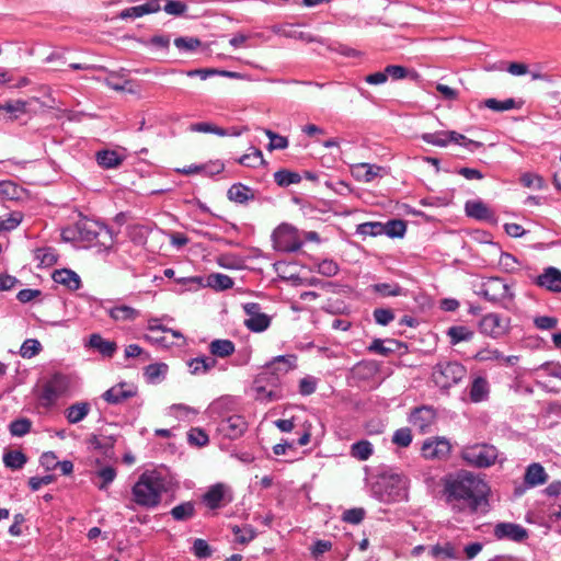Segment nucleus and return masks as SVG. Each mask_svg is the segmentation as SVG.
<instances>
[{
	"mask_svg": "<svg viewBox=\"0 0 561 561\" xmlns=\"http://www.w3.org/2000/svg\"><path fill=\"white\" fill-rule=\"evenodd\" d=\"M31 427L32 422L26 417H22L11 422L9 431L12 436L22 437L31 431Z\"/></svg>",
	"mask_w": 561,
	"mask_h": 561,
	"instance_id": "obj_49",
	"label": "nucleus"
},
{
	"mask_svg": "<svg viewBox=\"0 0 561 561\" xmlns=\"http://www.w3.org/2000/svg\"><path fill=\"white\" fill-rule=\"evenodd\" d=\"M274 180L279 186H288L300 181L299 174L287 170L275 172Z\"/></svg>",
	"mask_w": 561,
	"mask_h": 561,
	"instance_id": "obj_53",
	"label": "nucleus"
},
{
	"mask_svg": "<svg viewBox=\"0 0 561 561\" xmlns=\"http://www.w3.org/2000/svg\"><path fill=\"white\" fill-rule=\"evenodd\" d=\"M225 486L224 484L213 485L204 495V502L210 508H216L224 499Z\"/></svg>",
	"mask_w": 561,
	"mask_h": 561,
	"instance_id": "obj_42",
	"label": "nucleus"
},
{
	"mask_svg": "<svg viewBox=\"0 0 561 561\" xmlns=\"http://www.w3.org/2000/svg\"><path fill=\"white\" fill-rule=\"evenodd\" d=\"M272 31L275 34L287 37V38H295V39L304 41L307 43L320 42L319 39H317L316 37H313L312 35H310L308 33L295 30L289 24L274 25L272 27Z\"/></svg>",
	"mask_w": 561,
	"mask_h": 561,
	"instance_id": "obj_27",
	"label": "nucleus"
},
{
	"mask_svg": "<svg viewBox=\"0 0 561 561\" xmlns=\"http://www.w3.org/2000/svg\"><path fill=\"white\" fill-rule=\"evenodd\" d=\"M167 491L163 476L156 470L142 472L131 488V501L141 507H157Z\"/></svg>",
	"mask_w": 561,
	"mask_h": 561,
	"instance_id": "obj_2",
	"label": "nucleus"
},
{
	"mask_svg": "<svg viewBox=\"0 0 561 561\" xmlns=\"http://www.w3.org/2000/svg\"><path fill=\"white\" fill-rule=\"evenodd\" d=\"M243 310L248 318L244 325L252 332H263L271 324V318L261 311V307L256 302H248L243 305Z\"/></svg>",
	"mask_w": 561,
	"mask_h": 561,
	"instance_id": "obj_14",
	"label": "nucleus"
},
{
	"mask_svg": "<svg viewBox=\"0 0 561 561\" xmlns=\"http://www.w3.org/2000/svg\"><path fill=\"white\" fill-rule=\"evenodd\" d=\"M392 442L400 447H408L412 442L411 431L409 428H399L394 432Z\"/></svg>",
	"mask_w": 561,
	"mask_h": 561,
	"instance_id": "obj_63",
	"label": "nucleus"
},
{
	"mask_svg": "<svg viewBox=\"0 0 561 561\" xmlns=\"http://www.w3.org/2000/svg\"><path fill=\"white\" fill-rule=\"evenodd\" d=\"M490 385L486 378L476 377L470 386L469 397L474 403L482 402L489 398Z\"/></svg>",
	"mask_w": 561,
	"mask_h": 561,
	"instance_id": "obj_26",
	"label": "nucleus"
},
{
	"mask_svg": "<svg viewBox=\"0 0 561 561\" xmlns=\"http://www.w3.org/2000/svg\"><path fill=\"white\" fill-rule=\"evenodd\" d=\"M274 249L282 252H295L302 245L298 230L289 225H279L272 234Z\"/></svg>",
	"mask_w": 561,
	"mask_h": 561,
	"instance_id": "obj_10",
	"label": "nucleus"
},
{
	"mask_svg": "<svg viewBox=\"0 0 561 561\" xmlns=\"http://www.w3.org/2000/svg\"><path fill=\"white\" fill-rule=\"evenodd\" d=\"M216 364L217 360L208 356L192 358L187 362V366L192 375H205L210 371Z\"/></svg>",
	"mask_w": 561,
	"mask_h": 561,
	"instance_id": "obj_32",
	"label": "nucleus"
},
{
	"mask_svg": "<svg viewBox=\"0 0 561 561\" xmlns=\"http://www.w3.org/2000/svg\"><path fill=\"white\" fill-rule=\"evenodd\" d=\"M536 285L549 291L561 293V271L557 267H547L537 276Z\"/></svg>",
	"mask_w": 561,
	"mask_h": 561,
	"instance_id": "obj_20",
	"label": "nucleus"
},
{
	"mask_svg": "<svg viewBox=\"0 0 561 561\" xmlns=\"http://www.w3.org/2000/svg\"><path fill=\"white\" fill-rule=\"evenodd\" d=\"M422 140L426 144L436 146V147H447L449 144L455 142L469 151H474L478 148H481L482 142L468 139L463 135L453 131V130H439L435 133H425L421 136Z\"/></svg>",
	"mask_w": 561,
	"mask_h": 561,
	"instance_id": "obj_9",
	"label": "nucleus"
},
{
	"mask_svg": "<svg viewBox=\"0 0 561 561\" xmlns=\"http://www.w3.org/2000/svg\"><path fill=\"white\" fill-rule=\"evenodd\" d=\"M141 43L147 47L167 50L170 46L171 38L169 35H154L146 41H141Z\"/></svg>",
	"mask_w": 561,
	"mask_h": 561,
	"instance_id": "obj_57",
	"label": "nucleus"
},
{
	"mask_svg": "<svg viewBox=\"0 0 561 561\" xmlns=\"http://www.w3.org/2000/svg\"><path fill=\"white\" fill-rule=\"evenodd\" d=\"M317 386V378L312 376H306L299 381V393L302 396H310L316 391Z\"/></svg>",
	"mask_w": 561,
	"mask_h": 561,
	"instance_id": "obj_62",
	"label": "nucleus"
},
{
	"mask_svg": "<svg viewBox=\"0 0 561 561\" xmlns=\"http://www.w3.org/2000/svg\"><path fill=\"white\" fill-rule=\"evenodd\" d=\"M163 10L170 15L179 16L186 12L187 5L180 0H168L163 7Z\"/></svg>",
	"mask_w": 561,
	"mask_h": 561,
	"instance_id": "obj_59",
	"label": "nucleus"
},
{
	"mask_svg": "<svg viewBox=\"0 0 561 561\" xmlns=\"http://www.w3.org/2000/svg\"><path fill=\"white\" fill-rule=\"evenodd\" d=\"M123 160L124 158L114 150H103L96 154L98 163L106 169L117 168L122 164Z\"/></svg>",
	"mask_w": 561,
	"mask_h": 561,
	"instance_id": "obj_36",
	"label": "nucleus"
},
{
	"mask_svg": "<svg viewBox=\"0 0 561 561\" xmlns=\"http://www.w3.org/2000/svg\"><path fill=\"white\" fill-rule=\"evenodd\" d=\"M76 229L81 241L100 249L110 250L114 244L112 230L101 222L83 219L77 222Z\"/></svg>",
	"mask_w": 561,
	"mask_h": 561,
	"instance_id": "obj_4",
	"label": "nucleus"
},
{
	"mask_svg": "<svg viewBox=\"0 0 561 561\" xmlns=\"http://www.w3.org/2000/svg\"><path fill=\"white\" fill-rule=\"evenodd\" d=\"M170 513L175 520H186L194 516L195 507L192 502H184L174 506Z\"/></svg>",
	"mask_w": 561,
	"mask_h": 561,
	"instance_id": "obj_44",
	"label": "nucleus"
},
{
	"mask_svg": "<svg viewBox=\"0 0 561 561\" xmlns=\"http://www.w3.org/2000/svg\"><path fill=\"white\" fill-rule=\"evenodd\" d=\"M88 345L96 350L105 357H112L116 352L117 345L113 341L104 340L100 334L94 333L90 335Z\"/></svg>",
	"mask_w": 561,
	"mask_h": 561,
	"instance_id": "obj_28",
	"label": "nucleus"
},
{
	"mask_svg": "<svg viewBox=\"0 0 561 561\" xmlns=\"http://www.w3.org/2000/svg\"><path fill=\"white\" fill-rule=\"evenodd\" d=\"M169 413L182 421H192L198 414V411L185 404H173L169 408Z\"/></svg>",
	"mask_w": 561,
	"mask_h": 561,
	"instance_id": "obj_40",
	"label": "nucleus"
},
{
	"mask_svg": "<svg viewBox=\"0 0 561 561\" xmlns=\"http://www.w3.org/2000/svg\"><path fill=\"white\" fill-rule=\"evenodd\" d=\"M385 230L383 233H386L389 237H403L405 232V225L402 220H392L389 221L387 225H383Z\"/></svg>",
	"mask_w": 561,
	"mask_h": 561,
	"instance_id": "obj_60",
	"label": "nucleus"
},
{
	"mask_svg": "<svg viewBox=\"0 0 561 561\" xmlns=\"http://www.w3.org/2000/svg\"><path fill=\"white\" fill-rule=\"evenodd\" d=\"M382 168L370 163H355L351 167L353 178L359 182L369 183L381 175Z\"/></svg>",
	"mask_w": 561,
	"mask_h": 561,
	"instance_id": "obj_21",
	"label": "nucleus"
},
{
	"mask_svg": "<svg viewBox=\"0 0 561 561\" xmlns=\"http://www.w3.org/2000/svg\"><path fill=\"white\" fill-rule=\"evenodd\" d=\"M451 450L449 440L445 437H430L424 440L421 454L427 460H443Z\"/></svg>",
	"mask_w": 561,
	"mask_h": 561,
	"instance_id": "obj_12",
	"label": "nucleus"
},
{
	"mask_svg": "<svg viewBox=\"0 0 561 561\" xmlns=\"http://www.w3.org/2000/svg\"><path fill=\"white\" fill-rule=\"evenodd\" d=\"M175 47L184 53H192L195 51L201 45V41L197 37H176L174 39Z\"/></svg>",
	"mask_w": 561,
	"mask_h": 561,
	"instance_id": "obj_48",
	"label": "nucleus"
},
{
	"mask_svg": "<svg viewBox=\"0 0 561 561\" xmlns=\"http://www.w3.org/2000/svg\"><path fill=\"white\" fill-rule=\"evenodd\" d=\"M209 351L214 356L228 357L234 352V344L230 340H214L209 344Z\"/></svg>",
	"mask_w": 561,
	"mask_h": 561,
	"instance_id": "obj_39",
	"label": "nucleus"
},
{
	"mask_svg": "<svg viewBox=\"0 0 561 561\" xmlns=\"http://www.w3.org/2000/svg\"><path fill=\"white\" fill-rule=\"evenodd\" d=\"M168 369L164 363L150 364L145 369V377L148 382L158 383L165 378Z\"/></svg>",
	"mask_w": 561,
	"mask_h": 561,
	"instance_id": "obj_37",
	"label": "nucleus"
},
{
	"mask_svg": "<svg viewBox=\"0 0 561 561\" xmlns=\"http://www.w3.org/2000/svg\"><path fill=\"white\" fill-rule=\"evenodd\" d=\"M161 10V3L160 0H149L144 4L136 5V7H129L124 9L119 13V18L123 20L126 19H138L146 14L150 13H157Z\"/></svg>",
	"mask_w": 561,
	"mask_h": 561,
	"instance_id": "obj_22",
	"label": "nucleus"
},
{
	"mask_svg": "<svg viewBox=\"0 0 561 561\" xmlns=\"http://www.w3.org/2000/svg\"><path fill=\"white\" fill-rule=\"evenodd\" d=\"M53 279L55 283L64 285L70 290H77L81 286L80 276L76 272L67 268L55 271Z\"/></svg>",
	"mask_w": 561,
	"mask_h": 561,
	"instance_id": "obj_25",
	"label": "nucleus"
},
{
	"mask_svg": "<svg viewBox=\"0 0 561 561\" xmlns=\"http://www.w3.org/2000/svg\"><path fill=\"white\" fill-rule=\"evenodd\" d=\"M520 182L524 186L533 190H542L546 186L545 180L535 173H524L520 176Z\"/></svg>",
	"mask_w": 561,
	"mask_h": 561,
	"instance_id": "obj_56",
	"label": "nucleus"
},
{
	"mask_svg": "<svg viewBox=\"0 0 561 561\" xmlns=\"http://www.w3.org/2000/svg\"><path fill=\"white\" fill-rule=\"evenodd\" d=\"M254 399L262 403L278 401L283 398L280 381L271 373H260L252 383Z\"/></svg>",
	"mask_w": 561,
	"mask_h": 561,
	"instance_id": "obj_7",
	"label": "nucleus"
},
{
	"mask_svg": "<svg viewBox=\"0 0 561 561\" xmlns=\"http://www.w3.org/2000/svg\"><path fill=\"white\" fill-rule=\"evenodd\" d=\"M484 104L490 110L502 112V111L512 110L515 106V101L513 99H507L505 101L488 99V100H485Z\"/></svg>",
	"mask_w": 561,
	"mask_h": 561,
	"instance_id": "obj_61",
	"label": "nucleus"
},
{
	"mask_svg": "<svg viewBox=\"0 0 561 561\" xmlns=\"http://www.w3.org/2000/svg\"><path fill=\"white\" fill-rule=\"evenodd\" d=\"M467 375L466 367L459 362H438L432 373L433 381L440 389H449L459 383Z\"/></svg>",
	"mask_w": 561,
	"mask_h": 561,
	"instance_id": "obj_6",
	"label": "nucleus"
},
{
	"mask_svg": "<svg viewBox=\"0 0 561 561\" xmlns=\"http://www.w3.org/2000/svg\"><path fill=\"white\" fill-rule=\"evenodd\" d=\"M314 268L319 274L327 277L335 276L340 271L337 263L331 259H325L321 262H318Z\"/></svg>",
	"mask_w": 561,
	"mask_h": 561,
	"instance_id": "obj_52",
	"label": "nucleus"
},
{
	"mask_svg": "<svg viewBox=\"0 0 561 561\" xmlns=\"http://www.w3.org/2000/svg\"><path fill=\"white\" fill-rule=\"evenodd\" d=\"M26 105L27 103L22 100L9 101L4 104H0V111L9 113L11 119H16L26 113Z\"/></svg>",
	"mask_w": 561,
	"mask_h": 561,
	"instance_id": "obj_43",
	"label": "nucleus"
},
{
	"mask_svg": "<svg viewBox=\"0 0 561 561\" xmlns=\"http://www.w3.org/2000/svg\"><path fill=\"white\" fill-rule=\"evenodd\" d=\"M208 285L214 289L225 290L233 286V280L228 275L217 273L208 276Z\"/></svg>",
	"mask_w": 561,
	"mask_h": 561,
	"instance_id": "obj_46",
	"label": "nucleus"
},
{
	"mask_svg": "<svg viewBox=\"0 0 561 561\" xmlns=\"http://www.w3.org/2000/svg\"><path fill=\"white\" fill-rule=\"evenodd\" d=\"M233 533L236 536V540L240 543H247L255 537V531L250 526H244L242 528L234 527Z\"/></svg>",
	"mask_w": 561,
	"mask_h": 561,
	"instance_id": "obj_64",
	"label": "nucleus"
},
{
	"mask_svg": "<svg viewBox=\"0 0 561 561\" xmlns=\"http://www.w3.org/2000/svg\"><path fill=\"white\" fill-rule=\"evenodd\" d=\"M351 454L358 460H367L373 454V445L368 440H360L352 446Z\"/></svg>",
	"mask_w": 561,
	"mask_h": 561,
	"instance_id": "obj_47",
	"label": "nucleus"
},
{
	"mask_svg": "<svg viewBox=\"0 0 561 561\" xmlns=\"http://www.w3.org/2000/svg\"><path fill=\"white\" fill-rule=\"evenodd\" d=\"M188 129L193 133L215 134L220 137L241 135V131L236 128L228 130L208 122L191 124Z\"/></svg>",
	"mask_w": 561,
	"mask_h": 561,
	"instance_id": "obj_24",
	"label": "nucleus"
},
{
	"mask_svg": "<svg viewBox=\"0 0 561 561\" xmlns=\"http://www.w3.org/2000/svg\"><path fill=\"white\" fill-rule=\"evenodd\" d=\"M465 210L467 216L479 220H489L493 216L492 211L481 201H468Z\"/></svg>",
	"mask_w": 561,
	"mask_h": 561,
	"instance_id": "obj_31",
	"label": "nucleus"
},
{
	"mask_svg": "<svg viewBox=\"0 0 561 561\" xmlns=\"http://www.w3.org/2000/svg\"><path fill=\"white\" fill-rule=\"evenodd\" d=\"M233 405V399L230 398V397H222V398H219L217 400H215L210 405H209V413L211 416H218V417H227L226 416V413L229 412L231 410Z\"/></svg>",
	"mask_w": 561,
	"mask_h": 561,
	"instance_id": "obj_38",
	"label": "nucleus"
},
{
	"mask_svg": "<svg viewBox=\"0 0 561 561\" xmlns=\"http://www.w3.org/2000/svg\"><path fill=\"white\" fill-rule=\"evenodd\" d=\"M479 329L486 336L500 339L510 332L511 320L495 312L486 313L481 318Z\"/></svg>",
	"mask_w": 561,
	"mask_h": 561,
	"instance_id": "obj_11",
	"label": "nucleus"
},
{
	"mask_svg": "<svg viewBox=\"0 0 561 561\" xmlns=\"http://www.w3.org/2000/svg\"><path fill=\"white\" fill-rule=\"evenodd\" d=\"M42 350V345L36 339H27L23 342L20 348V355L23 358H32L36 356Z\"/></svg>",
	"mask_w": 561,
	"mask_h": 561,
	"instance_id": "obj_51",
	"label": "nucleus"
},
{
	"mask_svg": "<svg viewBox=\"0 0 561 561\" xmlns=\"http://www.w3.org/2000/svg\"><path fill=\"white\" fill-rule=\"evenodd\" d=\"M297 366L296 355H280L274 357L270 363L266 364L263 373H271L273 376H277L279 379Z\"/></svg>",
	"mask_w": 561,
	"mask_h": 561,
	"instance_id": "obj_16",
	"label": "nucleus"
},
{
	"mask_svg": "<svg viewBox=\"0 0 561 561\" xmlns=\"http://www.w3.org/2000/svg\"><path fill=\"white\" fill-rule=\"evenodd\" d=\"M26 460V456L20 450H10L3 455V463L12 470L21 469Z\"/></svg>",
	"mask_w": 561,
	"mask_h": 561,
	"instance_id": "obj_41",
	"label": "nucleus"
},
{
	"mask_svg": "<svg viewBox=\"0 0 561 561\" xmlns=\"http://www.w3.org/2000/svg\"><path fill=\"white\" fill-rule=\"evenodd\" d=\"M500 454L490 444H473L462 448L461 458L476 468H489L499 460Z\"/></svg>",
	"mask_w": 561,
	"mask_h": 561,
	"instance_id": "obj_8",
	"label": "nucleus"
},
{
	"mask_svg": "<svg viewBox=\"0 0 561 561\" xmlns=\"http://www.w3.org/2000/svg\"><path fill=\"white\" fill-rule=\"evenodd\" d=\"M494 536L497 539H510L520 542L527 538V530L513 523H500L494 527Z\"/></svg>",
	"mask_w": 561,
	"mask_h": 561,
	"instance_id": "obj_18",
	"label": "nucleus"
},
{
	"mask_svg": "<svg viewBox=\"0 0 561 561\" xmlns=\"http://www.w3.org/2000/svg\"><path fill=\"white\" fill-rule=\"evenodd\" d=\"M371 290L382 297H394L402 294V288L394 283H379L371 285Z\"/></svg>",
	"mask_w": 561,
	"mask_h": 561,
	"instance_id": "obj_45",
	"label": "nucleus"
},
{
	"mask_svg": "<svg viewBox=\"0 0 561 561\" xmlns=\"http://www.w3.org/2000/svg\"><path fill=\"white\" fill-rule=\"evenodd\" d=\"M137 392V388L129 383H118L110 388L103 393V399L112 404H118L131 397Z\"/></svg>",
	"mask_w": 561,
	"mask_h": 561,
	"instance_id": "obj_19",
	"label": "nucleus"
},
{
	"mask_svg": "<svg viewBox=\"0 0 561 561\" xmlns=\"http://www.w3.org/2000/svg\"><path fill=\"white\" fill-rule=\"evenodd\" d=\"M436 413L431 407L415 408L409 417L410 423L419 428L422 433L428 432L432 424L435 422Z\"/></svg>",
	"mask_w": 561,
	"mask_h": 561,
	"instance_id": "obj_17",
	"label": "nucleus"
},
{
	"mask_svg": "<svg viewBox=\"0 0 561 561\" xmlns=\"http://www.w3.org/2000/svg\"><path fill=\"white\" fill-rule=\"evenodd\" d=\"M385 227L381 222H364L357 226L356 233L360 236L376 237L383 233Z\"/></svg>",
	"mask_w": 561,
	"mask_h": 561,
	"instance_id": "obj_50",
	"label": "nucleus"
},
{
	"mask_svg": "<svg viewBox=\"0 0 561 561\" xmlns=\"http://www.w3.org/2000/svg\"><path fill=\"white\" fill-rule=\"evenodd\" d=\"M248 428V423L242 415L233 414L220 420L217 431L229 439L239 438Z\"/></svg>",
	"mask_w": 561,
	"mask_h": 561,
	"instance_id": "obj_15",
	"label": "nucleus"
},
{
	"mask_svg": "<svg viewBox=\"0 0 561 561\" xmlns=\"http://www.w3.org/2000/svg\"><path fill=\"white\" fill-rule=\"evenodd\" d=\"M69 387V378L65 375L56 374L44 386L41 398L46 404H53L68 391Z\"/></svg>",
	"mask_w": 561,
	"mask_h": 561,
	"instance_id": "obj_13",
	"label": "nucleus"
},
{
	"mask_svg": "<svg viewBox=\"0 0 561 561\" xmlns=\"http://www.w3.org/2000/svg\"><path fill=\"white\" fill-rule=\"evenodd\" d=\"M238 162L245 167L255 168L256 165L263 163L262 151L253 148L252 152L241 156Z\"/></svg>",
	"mask_w": 561,
	"mask_h": 561,
	"instance_id": "obj_55",
	"label": "nucleus"
},
{
	"mask_svg": "<svg viewBox=\"0 0 561 561\" xmlns=\"http://www.w3.org/2000/svg\"><path fill=\"white\" fill-rule=\"evenodd\" d=\"M477 294L508 310L512 308L515 297L512 287L500 277H489L482 280Z\"/></svg>",
	"mask_w": 561,
	"mask_h": 561,
	"instance_id": "obj_5",
	"label": "nucleus"
},
{
	"mask_svg": "<svg viewBox=\"0 0 561 561\" xmlns=\"http://www.w3.org/2000/svg\"><path fill=\"white\" fill-rule=\"evenodd\" d=\"M108 314L115 321H134L139 317V311L133 307L121 305L108 309Z\"/></svg>",
	"mask_w": 561,
	"mask_h": 561,
	"instance_id": "obj_34",
	"label": "nucleus"
},
{
	"mask_svg": "<svg viewBox=\"0 0 561 561\" xmlns=\"http://www.w3.org/2000/svg\"><path fill=\"white\" fill-rule=\"evenodd\" d=\"M428 554L433 558L459 560L460 554L457 548L449 541L437 543L428 548Z\"/></svg>",
	"mask_w": 561,
	"mask_h": 561,
	"instance_id": "obj_30",
	"label": "nucleus"
},
{
	"mask_svg": "<svg viewBox=\"0 0 561 561\" xmlns=\"http://www.w3.org/2000/svg\"><path fill=\"white\" fill-rule=\"evenodd\" d=\"M488 492V484L471 472H460L446 484L448 502H461L471 513L477 512L485 501Z\"/></svg>",
	"mask_w": 561,
	"mask_h": 561,
	"instance_id": "obj_1",
	"label": "nucleus"
},
{
	"mask_svg": "<svg viewBox=\"0 0 561 561\" xmlns=\"http://www.w3.org/2000/svg\"><path fill=\"white\" fill-rule=\"evenodd\" d=\"M23 215L20 211H13L5 218H0V231H10L15 229L22 221Z\"/></svg>",
	"mask_w": 561,
	"mask_h": 561,
	"instance_id": "obj_54",
	"label": "nucleus"
},
{
	"mask_svg": "<svg viewBox=\"0 0 561 561\" xmlns=\"http://www.w3.org/2000/svg\"><path fill=\"white\" fill-rule=\"evenodd\" d=\"M373 493L381 502L391 503L407 499L408 480L399 473L382 474L373 486Z\"/></svg>",
	"mask_w": 561,
	"mask_h": 561,
	"instance_id": "obj_3",
	"label": "nucleus"
},
{
	"mask_svg": "<svg viewBox=\"0 0 561 561\" xmlns=\"http://www.w3.org/2000/svg\"><path fill=\"white\" fill-rule=\"evenodd\" d=\"M228 198L232 202L243 204L254 197L252 190L241 183L233 184L228 190Z\"/></svg>",
	"mask_w": 561,
	"mask_h": 561,
	"instance_id": "obj_35",
	"label": "nucleus"
},
{
	"mask_svg": "<svg viewBox=\"0 0 561 561\" xmlns=\"http://www.w3.org/2000/svg\"><path fill=\"white\" fill-rule=\"evenodd\" d=\"M548 480V474L545 468L538 463H530L525 471L524 482L529 488H535L537 485H541L546 483Z\"/></svg>",
	"mask_w": 561,
	"mask_h": 561,
	"instance_id": "obj_23",
	"label": "nucleus"
},
{
	"mask_svg": "<svg viewBox=\"0 0 561 561\" xmlns=\"http://www.w3.org/2000/svg\"><path fill=\"white\" fill-rule=\"evenodd\" d=\"M446 334L449 337L450 344L456 345L460 342L471 341L474 332L466 325H453L448 328Z\"/></svg>",
	"mask_w": 561,
	"mask_h": 561,
	"instance_id": "obj_33",
	"label": "nucleus"
},
{
	"mask_svg": "<svg viewBox=\"0 0 561 561\" xmlns=\"http://www.w3.org/2000/svg\"><path fill=\"white\" fill-rule=\"evenodd\" d=\"M96 474L99 478L102 479V483L99 484V489L105 490L114 481V479L116 477V470L111 466H106V467L101 468L96 472Z\"/></svg>",
	"mask_w": 561,
	"mask_h": 561,
	"instance_id": "obj_58",
	"label": "nucleus"
},
{
	"mask_svg": "<svg viewBox=\"0 0 561 561\" xmlns=\"http://www.w3.org/2000/svg\"><path fill=\"white\" fill-rule=\"evenodd\" d=\"M90 403L76 402L66 409L65 416L70 424H77L84 420L90 413Z\"/></svg>",
	"mask_w": 561,
	"mask_h": 561,
	"instance_id": "obj_29",
	"label": "nucleus"
}]
</instances>
